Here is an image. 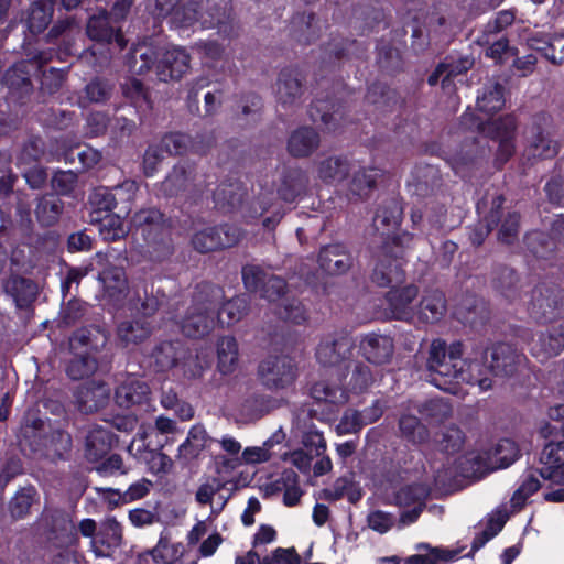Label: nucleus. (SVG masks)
<instances>
[{"label": "nucleus", "instance_id": "58", "mask_svg": "<svg viewBox=\"0 0 564 564\" xmlns=\"http://www.w3.org/2000/svg\"><path fill=\"white\" fill-rule=\"evenodd\" d=\"M99 234L106 241H116L126 237L128 230L119 215H107L100 221Z\"/></svg>", "mask_w": 564, "mask_h": 564}, {"label": "nucleus", "instance_id": "10", "mask_svg": "<svg viewBox=\"0 0 564 564\" xmlns=\"http://www.w3.org/2000/svg\"><path fill=\"white\" fill-rule=\"evenodd\" d=\"M525 152L529 158L552 159L558 152L557 142L551 137L550 120L545 116L534 119L525 132Z\"/></svg>", "mask_w": 564, "mask_h": 564}, {"label": "nucleus", "instance_id": "51", "mask_svg": "<svg viewBox=\"0 0 564 564\" xmlns=\"http://www.w3.org/2000/svg\"><path fill=\"white\" fill-rule=\"evenodd\" d=\"M276 488L283 490V502L288 507L296 506L303 495L302 489L299 486V476L292 470H284L276 481Z\"/></svg>", "mask_w": 564, "mask_h": 564}, {"label": "nucleus", "instance_id": "37", "mask_svg": "<svg viewBox=\"0 0 564 564\" xmlns=\"http://www.w3.org/2000/svg\"><path fill=\"white\" fill-rule=\"evenodd\" d=\"M485 156L486 152L479 150L478 145L473 141L464 144L459 151L452 154L448 163L456 174L465 176Z\"/></svg>", "mask_w": 564, "mask_h": 564}, {"label": "nucleus", "instance_id": "27", "mask_svg": "<svg viewBox=\"0 0 564 564\" xmlns=\"http://www.w3.org/2000/svg\"><path fill=\"white\" fill-rule=\"evenodd\" d=\"M109 14L106 10L93 15L87 24V34L91 40L112 43L116 42L118 47L122 50L126 46V40L121 31L115 30L109 24Z\"/></svg>", "mask_w": 564, "mask_h": 564}, {"label": "nucleus", "instance_id": "17", "mask_svg": "<svg viewBox=\"0 0 564 564\" xmlns=\"http://www.w3.org/2000/svg\"><path fill=\"white\" fill-rule=\"evenodd\" d=\"M540 476L553 484H564V440L546 444L540 455Z\"/></svg>", "mask_w": 564, "mask_h": 564}, {"label": "nucleus", "instance_id": "18", "mask_svg": "<svg viewBox=\"0 0 564 564\" xmlns=\"http://www.w3.org/2000/svg\"><path fill=\"white\" fill-rule=\"evenodd\" d=\"M111 389L102 381H89L76 391V403L83 413H93L107 405Z\"/></svg>", "mask_w": 564, "mask_h": 564}, {"label": "nucleus", "instance_id": "23", "mask_svg": "<svg viewBox=\"0 0 564 564\" xmlns=\"http://www.w3.org/2000/svg\"><path fill=\"white\" fill-rule=\"evenodd\" d=\"M401 219L402 207L397 200H388L378 207L373 218V226L382 238L381 245L384 241H389L391 243L392 239L398 236H391V234L399 227Z\"/></svg>", "mask_w": 564, "mask_h": 564}, {"label": "nucleus", "instance_id": "29", "mask_svg": "<svg viewBox=\"0 0 564 564\" xmlns=\"http://www.w3.org/2000/svg\"><path fill=\"white\" fill-rule=\"evenodd\" d=\"M564 349V326L556 325L540 333L532 345V354L542 360L558 355Z\"/></svg>", "mask_w": 564, "mask_h": 564}, {"label": "nucleus", "instance_id": "56", "mask_svg": "<svg viewBox=\"0 0 564 564\" xmlns=\"http://www.w3.org/2000/svg\"><path fill=\"white\" fill-rule=\"evenodd\" d=\"M97 361L89 355H77L67 365L66 372L73 380H80L97 370Z\"/></svg>", "mask_w": 564, "mask_h": 564}, {"label": "nucleus", "instance_id": "64", "mask_svg": "<svg viewBox=\"0 0 564 564\" xmlns=\"http://www.w3.org/2000/svg\"><path fill=\"white\" fill-rule=\"evenodd\" d=\"M45 447L47 455L62 458L64 454L70 451L72 437L67 432L54 431L46 438Z\"/></svg>", "mask_w": 564, "mask_h": 564}, {"label": "nucleus", "instance_id": "39", "mask_svg": "<svg viewBox=\"0 0 564 564\" xmlns=\"http://www.w3.org/2000/svg\"><path fill=\"white\" fill-rule=\"evenodd\" d=\"M6 292L13 297L18 307L23 308L36 299L37 286L29 279L13 276L7 281Z\"/></svg>", "mask_w": 564, "mask_h": 564}, {"label": "nucleus", "instance_id": "32", "mask_svg": "<svg viewBox=\"0 0 564 564\" xmlns=\"http://www.w3.org/2000/svg\"><path fill=\"white\" fill-rule=\"evenodd\" d=\"M160 143L161 148L172 155H183L187 152L204 154L210 145V141L204 144L202 140H193L184 133H169L162 138Z\"/></svg>", "mask_w": 564, "mask_h": 564}, {"label": "nucleus", "instance_id": "16", "mask_svg": "<svg viewBox=\"0 0 564 564\" xmlns=\"http://www.w3.org/2000/svg\"><path fill=\"white\" fill-rule=\"evenodd\" d=\"M336 378L347 392H362L375 382V375L367 361L354 358L338 368Z\"/></svg>", "mask_w": 564, "mask_h": 564}, {"label": "nucleus", "instance_id": "47", "mask_svg": "<svg viewBox=\"0 0 564 564\" xmlns=\"http://www.w3.org/2000/svg\"><path fill=\"white\" fill-rule=\"evenodd\" d=\"M422 417L432 423H442L453 414L452 405L444 399H431L415 405Z\"/></svg>", "mask_w": 564, "mask_h": 564}, {"label": "nucleus", "instance_id": "11", "mask_svg": "<svg viewBox=\"0 0 564 564\" xmlns=\"http://www.w3.org/2000/svg\"><path fill=\"white\" fill-rule=\"evenodd\" d=\"M478 128L485 135L498 141L497 161L500 164L506 163L514 153V130L516 121L513 117L507 116L478 123Z\"/></svg>", "mask_w": 564, "mask_h": 564}, {"label": "nucleus", "instance_id": "44", "mask_svg": "<svg viewBox=\"0 0 564 564\" xmlns=\"http://www.w3.org/2000/svg\"><path fill=\"white\" fill-rule=\"evenodd\" d=\"M379 171L377 169H360L356 171L349 183V194L358 198H366L376 187Z\"/></svg>", "mask_w": 564, "mask_h": 564}, {"label": "nucleus", "instance_id": "48", "mask_svg": "<svg viewBox=\"0 0 564 564\" xmlns=\"http://www.w3.org/2000/svg\"><path fill=\"white\" fill-rule=\"evenodd\" d=\"M63 210V202L56 195H45L37 202L35 215L43 226L55 224Z\"/></svg>", "mask_w": 564, "mask_h": 564}, {"label": "nucleus", "instance_id": "6", "mask_svg": "<svg viewBox=\"0 0 564 564\" xmlns=\"http://www.w3.org/2000/svg\"><path fill=\"white\" fill-rule=\"evenodd\" d=\"M355 347V340L349 335L332 334L319 341L315 356L321 366L334 368L336 373L354 357Z\"/></svg>", "mask_w": 564, "mask_h": 564}, {"label": "nucleus", "instance_id": "1", "mask_svg": "<svg viewBox=\"0 0 564 564\" xmlns=\"http://www.w3.org/2000/svg\"><path fill=\"white\" fill-rule=\"evenodd\" d=\"M465 365L466 359L463 358V344L460 341L447 345L443 339H434L431 343L425 367L429 372V381L436 388L456 393L455 380L457 373L470 380L467 373L458 372L459 366Z\"/></svg>", "mask_w": 564, "mask_h": 564}, {"label": "nucleus", "instance_id": "9", "mask_svg": "<svg viewBox=\"0 0 564 564\" xmlns=\"http://www.w3.org/2000/svg\"><path fill=\"white\" fill-rule=\"evenodd\" d=\"M52 58V53L40 52L32 61H22L9 68L3 77V83L12 95L22 97L32 90L30 75L34 70H41L44 64Z\"/></svg>", "mask_w": 564, "mask_h": 564}, {"label": "nucleus", "instance_id": "46", "mask_svg": "<svg viewBox=\"0 0 564 564\" xmlns=\"http://www.w3.org/2000/svg\"><path fill=\"white\" fill-rule=\"evenodd\" d=\"M399 430L402 437L413 444H424L430 440L427 427L415 415L403 414L399 420Z\"/></svg>", "mask_w": 564, "mask_h": 564}, {"label": "nucleus", "instance_id": "13", "mask_svg": "<svg viewBox=\"0 0 564 564\" xmlns=\"http://www.w3.org/2000/svg\"><path fill=\"white\" fill-rule=\"evenodd\" d=\"M525 356L508 344H498L491 350L490 372L496 377L510 378L525 367Z\"/></svg>", "mask_w": 564, "mask_h": 564}, {"label": "nucleus", "instance_id": "59", "mask_svg": "<svg viewBox=\"0 0 564 564\" xmlns=\"http://www.w3.org/2000/svg\"><path fill=\"white\" fill-rule=\"evenodd\" d=\"M161 404L167 410H174L182 421H188L194 416V410L191 404L180 401L176 392L172 389L162 390Z\"/></svg>", "mask_w": 564, "mask_h": 564}, {"label": "nucleus", "instance_id": "4", "mask_svg": "<svg viewBox=\"0 0 564 564\" xmlns=\"http://www.w3.org/2000/svg\"><path fill=\"white\" fill-rule=\"evenodd\" d=\"M132 224L148 243L150 258L161 261L172 253V240L169 229L163 225V215L155 208L141 209L132 217Z\"/></svg>", "mask_w": 564, "mask_h": 564}, {"label": "nucleus", "instance_id": "34", "mask_svg": "<svg viewBox=\"0 0 564 564\" xmlns=\"http://www.w3.org/2000/svg\"><path fill=\"white\" fill-rule=\"evenodd\" d=\"M112 434L104 427L91 429L85 443V457L89 462L101 459L111 448Z\"/></svg>", "mask_w": 564, "mask_h": 564}, {"label": "nucleus", "instance_id": "40", "mask_svg": "<svg viewBox=\"0 0 564 564\" xmlns=\"http://www.w3.org/2000/svg\"><path fill=\"white\" fill-rule=\"evenodd\" d=\"M238 344L234 337H223L217 344V367L224 375L231 373L238 365Z\"/></svg>", "mask_w": 564, "mask_h": 564}, {"label": "nucleus", "instance_id": "3", "mask_svg": "<svg viewBox=\"0 0 564 564\" xmlns=\"http://www.w3.org/2000/svg\"><path fill=\"white\" fill-rule=\"evenodd\" d=\"M219 291L209 285H203L195 293L193 303L180 321L182 333L192 338L209 335L216 325V300Z\"/></svg>", "mask_w": 564, "mask_h": 564}, {"label": "nucleus", "instance_id": "21", "mask_svg": "<svg viewBox=\"0 0 564 564\" xmlns=\"http://www.w3.org/2000/svg\"><path fill=\"white\" fill-rule=\"evenodd\" d=\"M203 29H217L219 34L229 36L232 32L229 0H207L205 13L200 15Z\"/></svg>", "mask_w": 564, "mask_h": 564}, {"label": "nucleus", "instance_id": "28", "mask_svg": "<svg viewBox=\"0 0 564 564\" xmlns=\"http://www.w3.org/2000/svg\"><path fill=\"white\" fill-rule=\"evenodd\" d=\"M491 452L488 448L474 449L459 458L458 468L466 477H481L495 470Z\"/></svg>", "mask_w": 564, "mask_h": 564}, {"label": "nucleus", "instance_id": "50", "mask_svg": "<svg viewBox=\"0 0 564 564\" xmlns=\"http://www.w3.org/2000/svg\"><path fill=\"white\" fill-rule=\"evenodd\" d=\"M312 397L318 402H327L330 404H344L348 394L346 389L340 386L333 384L328 381L316 382L311 389Z\"/></svg>", "mask_w": 564, "mask_h": 564}, {"label": "nucleus", "instance_id": "57", "mask_svg": "<svg viewBox=\"0 0 564 564\" xmlns=\"http://www.w3.org/2000/svg\"><path fill=\"white\" fill-rule=\"evenodd\" d=\"M519 279L510 268H502L496 279V288L510 302L519 299Z\"/></svg>", "mask_w": 564, "mask_h": 564}, {"label": "nucleus", "instance_id": "25", "mask_svg": "<svg viewBox=\"0 0 564 564\" xmlns=\"http://www.w3.org/2000/svg\"><path fill=\"white\" fill-rule=\"evenodd\" d=\"M115 398L122 408L142 404L150 398V388L142 379L128 376L116 389Z\"/></svg>", "mask_w": 564, "mask_h": 564}, {"label": "nucleus", "instance_id": "19", "mask_svg": "<svg viewBox=\"0 0 564 564\" xmlns=\"http://www.w3.org/2000/svg\"><path fill=\"white\" fill-rule=\"evenodd\" d=\"M189 69V56L183 48L166 50L156 64V74L161 82L178 80Z\"/></svg>", "mask_w": 564, "mask_h": 564}, {"label": "nucleus", "instance_id": "55", "mask_svg": "<svg viewBox=\"0 0 564 564\" xmlns=\"http://www.w3.org/2000/svg\"><path fill=\"white\" fill-rule=\"evenodd\" d=\"M153 484L151 480L142 478L134 484L130 485V487L123 491L120 492L118 489H111V488H96L98 492H111L119 497L121 502L123 503H130L132 501L139 500L144 498L152 488Z\"/></svg>", "mask_w": 564, "mask_h": 564}, {"label": "nucleus", "instance_id": "14", "mask_svg": "<svg viewBox=\"0 0 564 564\" xmlns=\"http://www.w3.org/2000/svg\"><path fill=\"white\" fill-rule=\"evenodd\" d=\"M304 77L294 68L282 69L275 84V96L283 108H294L302 101L304 95Z\"/></svg>", "mask_w": 564, "mask_h": 564}, {"label": "nucleus", "instance_id": "38", "mask_svg": "<svg viewBox=\"0 0 564 564\" xmlns=\"http://www.w3.org/2000/svg\"><path fill=\"white\" fill-rule=\"evenodd\" d=\"M456 315L463 323L477 326L489 318V311L481 299L467 296L457 307Z\"/></svg>", "mask_w": 564, "mask_h": 564}, {"label": "nucleus", "instance_id": "12", "mask_svg": "<svg viewBox=\"0 0 564 564\" xmlns=\"http://www.w3.org/2000/svg\"><path fill=\"white\" fill-rule=\"evenodd\" d=\"M505 202L502 195L498 193L489 194L477 204L479 214H484V221L478 224L470 232V240L473 245L480 246L489 232L501 220V207Z\"/></svg>", "mask_w": 564, "mask_h": 564}, {"label": "nucleus", "instance_id": "5", "mask_svg": "<svg viewBox=\"0 0 564 564\" xmlns=\"http://www.w3.org/2000/svg\"><path fill=\"white\" fill-rule=\"evenodd\" d=\"M206 185L191 164H176L161 183V192L169 197L186 196L197 198L205 193Z\"/></svg>", "mask_w": 564, "mask_h": 564}, {"label": "nucleus", "instance_id": "30", "mask_svg": "<svg viewBox=\"0 0 564 564\" xmlns=\"http://www.w3.org/2000/svg\"><path fill=\"white\" fill-rule=\"evenodd\" d=\"M350 165L346 158L330 155L321 159L316 163L318 180L328 185H335L344 181L349 174Z\"/></svg>", "mask_w": 564, "mask_h": 564}, {"label": "nucleus", "instance_id": "15", "mask_svg": "<svg viewBox=\"0 0 564 564\" xmlns=\"http://www.w3.org/2000/svg\"><path fill=\"white\" fill-rule=\"evenodd\" d=\"M564 307V293L556 288L544 284L532 290L531 311L536 317L552 319L558 316Z\"/></svg>", "mask_w": 564, "mask_h": 564}, {"label": "nucleus", "instance_id": "45", "mask_svg": "<svg viewBox=\"0 0 564 564\" xmlns=\"http://www.w3.org/2000/svg\"><path fill=\"white\" fill-rule=\"evenodd\" d=\"M430 490V486L424 482L403 486L394 494V503L403 508L415 505H425Z\"/></svg>", "mask_w": 564, "mask_h": 564}, {"label": "nucleus", "instance_id": "62", "mask_svg": "<svg viewBox=\"0 0 564 564\" xmlns=\"http://www.w3.org/2000/svg\"><path fill=\"white\" fill-rule=\"evenodd\" d=\"M52 19V8L44 3L34 2L31 6L28 24L32 33H40L46 29Z\"/></svg>", "mask_w": 564, "mask_h": 564}, {"label": "nucleus", "instance_id": "49", "mask_svg": "<svg viewBox=\"0 0 564 564\" xmlns=\"http://www.w3.org/2000/svg\"><path fill=\"white\" fill-rule=\"evenodd\" d=\"M184 350L180 341H164L155 347L153 358L161 370L170 369L177 365Z\"/></svg>", "mask_w": 564, "mask_h": 564}, {"label": "nucleus", "instance_id": "31", "mask_svg": "<svg viewBox=\"0 0 564 564\" xmlns=\"http://www.w3.org/2000/svg\"><path fill=\"white\" fill-rule=\"evenodd\" d=\"M319 143V134L313 128L301 127L291 133L288 150L295 158H306L318 149Z\"/></svg>", "mask_w": 564, "mask_h": 564}, {"label": "nucleus", "instance_id": "52", "mask_svg": "<svg viewBox=\"0 0 564 564\" xmlns=\"http://www.w3.org/2000/svg\"><path fill=\"white\" fill-rule=\"evenodd\" d=\"M492 456V463L495 470L505 468L511 465L519 455V448L517 444L509 438L500 440L494 446L489 447Z\"/></svg>", "mask_w": 564, "mask_h": 564}, {"label": "nucleus", "instance_id": "61", "mask_svg": "<svg viewBox=\"0 0 564 564\" xmlns=\"http://www.w3.org/2000/svg\"><path fill=\"white\" fill-rule=\"evenodd\" d=\"M34 495L33 488H23L12 497L9 502V511L13 519H22L29 513Z\"/></svg>", "mask_w": 564, "mask_h": 564}, {"label": "nucleus", "instance_id": "43", "mask_svg": "<svg viewBox=\"0 0 564 564\" xmlns=\"http://www.w3.org/2000/svg\"><path fill=\"white\" fill-rule=\"evenodd\" d=\"M105 292L111 299H119L128 289L126 272L122 268L110 267L99 273Z\"/></svg>", "mask_w": 564, "mask_h": 564}, {"label": "nucleus", "instance_id": "36", "mask_svg": "<svg viewBox=\"0 0 564 564\" xmlns=\"http://www.w3.org/2000/svg\"><path fill=\"white\" fill-rule=\"evenodd\" d=\"M446 312L444 294L438 290L426 292L419 304L417 315L422 322L434 323L440 321Z\"/></svg>", "mask_w": 564, "mask_h": 564}, {"label": "nucleus", "instance_id": "60", "mask_svg": "<svg viewBox=\"0 0 564 564\" xmlns=\"http://www.w3.org/2000/svg\"><path fill=\"white\" fill-rule=\"evenodd\" d=\"M503 100V87L500 84H495L489 87L481 97L477 99V107L485 113H492L502 108Z\"/></svg>", "mask_w": 564, "mask_h": 564}, {"label": "nucleus", "instance_id": "53", "mask_svg": "<svg viewBox=\"0 0 564 564\" xmlns=\"http://www.w3.org/2000/svg\"><path fill=\"white\" fill-rule=\"evenodd\" d=\"M248 313V301L245 296H236L226 302L218 312L220 324L232 325Z\"/></svg>", "mask_w": 564, "mask_h": 564}, {"label": "nucleus", "instance_id": "20", "mask_svg": "<svg viewBox=\"0 0 564 564\" xmlns=\"http://www.w3.org/2000/svg\"><path fill=\"white\" fill-rule=\"evenodd\" d=\"M352 263L351 253L340 243L325 246L318 253V264L328 274H344L350 270Z\"/></svg>", "mask_w": 564, "mask_h": 564}, {"label": "nucleus", "instance_id": "24", "mask_svg": "<svg viewBox=\"0 0 564 564\" xmlns=\"http://www.w3.org/2000/svg\"><path fill=\"white\" fill-rule=\"evenodd\" d=\"M442 176L437 167L430 164L415 166L408 181V186L417 196H429L440 189Z\"/></svg>", "mask_w": 564, "mask_h": 564}, {"label": "nucleus", "instance_id": "8", "mask_svg": "<svg viewBox=\"0 0 564 564\" xmlns=\"http://www.w3.org/2000/svg\"><path fill=\"white\" fill-rule=\"evenodd\" d=\"M261 382L269 389H285L296 378V366L289 356H270L259 365Z\"/></svg>", "mask_w": 564, "mask_h": 564}, {"label": "nucleus", "instance_id": "63", "mask_svg": "<svg viewBox=\"0 0 564 564\" xmlns=\"http://www.w3.org/2000/svg\"><path fill=\"white\" fill-rule=\"evenodd\" d=\"M278 315L295 324H302L307 319V310L297 299H286L279 306Z\"/></svg>", "mask_w": 564, "mask_h": 564}, {"label": "nucleus", "instance_id": "33", "mask_svg": "<svg viewBox=\"0 0 564 564\" xmlns=\"http://www.w3.org/2000/svg\"><path fill=\"white\" fill-rule=\"evenodd\" d=\"M151 323L142 317L123 321L117 328L118 338L126 346L143 341L151 335Z\"/></svg>", "mask_w": 564, "mask_h": 564}, {"label": "nucleus", "instance_id": "2", "mask_svg": "<svg viewBox=\"0 0 564 564\" xmlns=\"http://www.w3.org/2000/svg\"><path fill=\"white\" fill-rule=\"evenodd\" d=\"M413 236L409 232H401L392 239V242L384 241L380 247L378 262L375 265L371 279L381 288L398 286L405 279L401 259L413 246Z\"/></svg>", "mask_w": 564, "mask_h": 564}, {"label": "nucleus", "instance_id": "42", "mask_svg": "<svg viewBox=\"0 0 564 564\" xmlns=\"http://www.w3.org/2000/svg\"><path fill=\"white\" fill-rule=\"evenodd\" d=\"M488 371H490L489 367H485L480 361L466 359V365L459 366L458 372L467 373L470 380L457 373L455 384L459 382L477 384L481 391H487L492 387V380L486 376Z\"/></svg>", "mask_w": 564, "mask_h": 564}, {"label": "nucleus", "instance_id": "35", "mask_svg": "<svg viewBox=\"0 0 564 564\" xmlns=\"http://www.w3.org/2000/svg\"><path fill=\"white\" fill-rule=\"evenodd\" d=\"M245 196V188L239 182H225L217 186L213 197L215 206L224 212L239 207Z\"/></svg>", "mask_w": 564, "mask_h": 564}, {"label": "nucleus", "instance_id": "41", "mask_svg": "<svg viewBox=\"0 0 564 564\" xmlns=\"http://www.w3.org/2000/svg\"><path fill=\"white\" fill-rule=\"evenodd\" d=\"M113 85L102 78L91 79L83 89L78 102L82 107H87L89 104L106 102L112 95Z\"/></svg>", "mask_w": 564, "mask_h": 564}, {"label": "nucleus", "instance_id": "26", "mask_svg": "<svg viewBox=\"0 0 564 564\" xmlns=\"http://www.w3.org/2000/svg\"><path fill=\"white\" fill-rule=\"evenodd\" d=\"M417 295V288L408 285L404 288H392L387 293V301L392 316L397 319L409 321L414 315L413 301Z\"/></svg>", "mask_w": 564, "mask_h": 564}, {"label": "nucleus", "instance_id": "54", "mask_svg": "<svg viewBox=\"0 0 564 564\" xmlns=\"http://www.w3.org/2000/svg\"><path fill=\"white\" fill-rule=\"evenodd\" d=\"M460 550H446L434 547L426 554H415L405 558L404 564H437L454 561Z\"/></svg>", "mask_w": 564, "mask_h": 564}, {"label": "nucleus", "instance_id": "7", "mask_svg": "<svg viewBox=\"0 0 564 564\" xmlns=\"http://www.w3.org/2000/svg\"><path fill=\"white\" fill-rule=\"evenodd\" d=\"M242 238V231L234 225L206 227L196 231L192 237V245L200 253L230 248Z\"/></svg>", "mask_w": 564, "mask_h": 564}, {"label": "nucleus", "instance_id": "22", "mask_svg": "<svg viewBox=\"0 0 564 564\" xmlns=\"http://www.w3.org/2000/svg\"><path fill=\"white\" fill-rule=\"evenodd\" d=\"M359 348L367 361L383 365L391 360L394 345L391 337L370 333L361 338Z\"/></svg>", "mask_w": 564, "mask_h": 564}]
</instances>
